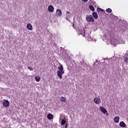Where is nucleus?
Returning a JSON list of instances; mask_svg holds the SVG:
<instances>
[{"mask_svg":"<svg viewBox=\"0 0 128 128\" xmlns=\"http://www.w3.org/2000/svg\"><path fill=\"white\" fill-rule=\"evenodd\" d=\"M86 20H87L88 22H94V19L92 16L86 15Z\"/></svg>","mask_w":128,"mask_h":128,"instance_id":"obj_1","label":"nucleus"},{"mask_svg":"<svg viewBox=\"0 0 128 128\" xmlns=\"http://www.w3.org/2000/svg\"><path fill=\"white\" fill-rule=\"evenodd\" d=\"M2 106L5 108H8L10 106V102L6 100H4L2 102Z\"/></svg>","mask_w":128,"mask_h":128,"instance_id":"obj_2","label":"nucleus"},{"mask_svg":"<svg viewBox=\"0 0 128 128\" xmlns=\"http://www.w3.org/2000/svg\"><path fill=\"white\" fill-rule=\"evenodd\" d=\"M64 74V71H57V75L60 78V80H62V74Z\"/></svg>","mask_w":128,"mask_h":128,"instance_id":"obj_3","label":"nucleus"},{"mask_svg":"<svg viewBox=\"0 0 128 128\" xmlns=\"http://www.w3.org/2000/svg\"><path fill=\"white\" fill-rule=\"evenodd\" d=\"M100 98H94V102H95L96 104H100Z\"/></svg>","mask_w":128,"mask_h":128,"instance_id":"obj_4","label":"nucleus"},{"mask_svg":"<svg viewBox=\"0 0 128 128\" xmlns=\"http://www.w3.org/2000/svg\"><path fill=\"white\" fill-rule=\"evenodd\" d=\"M54 10V6H52V5H50L48 6V12H52Z\"/></svg>","mask_w":128,"mask_h":128,"instance_id":"obj_5","label":"nucleus"},{"mask_svg":"<svg viewBox=\"0 0 128 128\" xmlns=\"http://www.w3.org/2000/svg\"><path fill=\"white\" fill-rule=\"evenodd\" d=\"M84 36H86V40H87L88 42H92V38L90 36V34L86 35V34H84Z\"/></svg>","mask_w":128,"mask_h":128,"instance_id":"obj_6","label":"nucleus"},{"mask_svg":"<svg viewBox=\"0 0 128 128\" xmlns=\"http://www.w3.org/2000/svg\"><path fill=\"white\" fill-rule=\"evenodd\" d=\"M80 34H82L83 36H85V38H86V36H84V34L86 36H88V34H88V31H84V30H82V32L80 33Z\"/></svg>","mask_w":128,"mask_h":128,"instance_id":"obj_7","label":"nucleus"},{"mask_svg":"<svg viewBox=\"0 0 128 128\" xmlns=\"http://www.w3.org/2000/svg\"><path fill=\"white\" fill-rule=\"evenodd\" d=\"M26 28L29 30H32V24L30 23L28 24Z\"/></svg>","mask_w":128,"mask_h":128,"instance_id":"obj_8","label":"nucleus"},{"mask_svg":"<svg viewBox=\"0 0 128 128\" xmlns=\"http://www.w3.org/2000/svg\"><path fill=\"white\" fill-rule=\"evenodd\" d=\"M100 112H103V114H106V112H108L104 108V107L101 106L100 108Z\"/></svg>","mask_w":128,"mask_h":128,"instance_id":"obj_9","label":"nucleus"},{"mask_svg":"<svg viewBox=\"0 0 128 128\" xmlns=\"http://www.w3.org/2000/svg\"><path fill=\"white\" fill-rule=\"evenodd\" d=\"M92 16H93V18H94L95 20H98V13H96V12H92Z\"/></svg>","mask_w":128,"mask_h":128,"instance_id":"obj_10","label":"nucleus"},{"mask_svg":"<svg viewBox=\"0 0 128 128\" xmlns=\"http://www.w3.org/2000/svg\"><path fill=\"white\" fill-rule=\"evenodd\" d=\"M120 128H126V123L123 121L120 122Z\"/></svg>","mask_w":128,"mask_h":128,"instance_id":"obj_11","label":"nucleus"},{"mask_svg":"<svg viewBox=\"0 0 128 128\" xmlns=\"http://www.w3.org/2000/svg\"><path fill=\"white\" fill-rule=\"evenodd\" d=\"M54 118V115L52 114H48L47 115V118L48 120H52V118Z\"/></svg>","mask_w":128,"mask_h":128,"instance_id":"obj_12","label":"nucleus"},{"mask_svg":"<svg viewBox=\"0 0 128 128\" xmlns=\"http://www.w3.org/2000/svg\"><path fill=\"white\" fill-rule=\"evenodd\" d=\"M56 14H58V16H62V10H60V9H57L56 10Z\"/></svg>","mask_w":128,"mask_h":128,"instance_id":"obj_13","label":"nucleus"},{"mask_svg":"<svg viewBox=\"0 0 128 128\" xmlns=\"http://www.w3.org/2000/svg\"><path fill=\"white\" fill-rule=\"evenodd\" d=\"M114 122L116 123L118 122H120V116H116V117L114 118Z\"/></svg>","mask_w":128,"mask_h":128,"instance_id":"obj_14","label":"nucleus"},{"mask_svg":"<svg viewBox=\"0 0 128 128\" xmlns=\"http://www.w3.org/2000/svg\"><path fill=\"white\" fill-rule=\"evenodd\" d=\"M60 102H66V98H64V96L60 97Z\"/></svg>","mask_w":128,"mask_h":128,"instance_id":"obj_15","label":"nucleus"},{"mask_svg":"<svg viewBox=\"0 0 128 128\" xmlns=\"http://www.w3.org/2000/svg\"><path fill=\"white\" fill-rule=\"evenodd\" d=\"M58 70H60V72H64V67H62V65H60L58 67Z\"/></svg>","mask_w":128,"mask_h":128,"instance_id":"obj_16","label":"nucleus"},{"mask_svg":"<svg viewBox=\"0 0 128 128\" xmlns=\"http://www.w3.org/2000/svg\"><path fill=\"white\" fill-rule=\"evenodd\" d=\"M104 12V10L100 8H97V12L98 14H100V12Z\"/></svg>","mask_w":128,"mask_h":128,"instance_id":"obj_17","label":"nucleus"},{"mask_svg":"<svg viewBox=\"0 0 128 128\" xmlns=\"http://www.w3.org/2000/svg\"><path fill=\"white\" fill-rule=\"evenodd\" d=\"M35 80H36V82H40V76H36Z\"/></svg>","mask_w":128,"mask_h":128,"instance_id":"obj_18","label":"nucleus"},{"mask_svg":"<svg viewBox=\"0 0 128 128\" xmlns=\"http://www.w3.org/2000/svg\"><path fill=\"white\" fill-rule=\"evenodd\" d=\"M89 8H90V10H92V12H94V6H92V5H90L89 6Z\"/></svg>","mask_w":128,"mask_h":128,"instance_id":"obj_19","label":"nucleus"},{"mask_svg":"<svg viewBox=\"0 0 128 128\" xmlns=\"http://www.w3.org/2000/svg\"><path fill=\"white\" fill-rule=\"evenodd\" d=\"M66 121L64 119H62L61 122V125L64 126V124H66Z\"/></svg>","mask_w":128,"mask_h":128,"instance_id":"obj_20","label":"nucleus"},{"mask_svg":"<svg viewBox=\"0 0 128 128\" xmlns=\"http://www.w3.org/2000/svg\"><path fill=\"white\" fill-rule=\"evenodd\" d=\"M106 12H112V10L110 9V8H108L106 9Z\"/></svg>","mask_w":128,"mask_h":128,"instance_id":"obj_21","label":"nucleus"},{"mask_svg":"<svg viewBox=\"0 0 128 128\" xmlns=\"http://www.w3.org/2000/svg\"><path fill=\"white\" fill-rule=\"evenodd\" d=\"M28 68L30 70H34V68H32V67L28 66Z\"/></svg>","mask_w":128,"mask_h":128,"instance_id":"obj_22","label":"nucleus"},{"mask_svg":"<svg viewBox=\"0 0 128 128\" xmlns=\"http://www.w3.org/2000/svg\"><path fill=\"white\" fill-rule=\"evenodd\" d=\"M124 62H128V58H124Z\"/></svg>","mask_w":128,"mask_h":128,"instance_id":"obj_23","label":"nucleus"},{"mask_svg":"<svg viewBox=\"0 0 128 128\" xmlns=\"http://www.w3.org/2000/svg\"><path fill=\"white\" fill-rule=\"evenodd\" d=\"M88 0H83L84 2H88Z\"/></svg>","mask_w":128,"mask_h":128,"instance_id":"obj_24","label":"nucleus"},{"mask_svg":"<svg viewBox=\"0 0 128 128\" xmlns=\"http://www.w3.org/2000/svg\"><path fill=\"white\" fill-rule=\"evenodd\" d=\"M68 128V123L66 124L64 128Z\"/></svg>","mask_w":128,"mask_h":128,"instance_id":"obj_25","label":"nucleus"},{"mask_svg":"<svg viewBox=\"0 0 128 128\" xmlns=\"http://www.w3.org/2000/svg\"><path fill=\"white\" fill-rule=\"evenodd\" d=\"M66 12L68 14H70V12L68 11H66Z\"/></svg>","mask_w":128,"mask_h":128,"instance_id":"obj_26","label":"nucleus"},{"mask_svg":"<svg viewBox=\"0 0 128 128\" xmlns=\"http://www.w3.org/2000/svg\"><path fill=\"white\" fill-rule=\"evenodd\" d=\"M107 114H108V113H107Z\"/></svg>","mask_w":128,"mask_h":128,"instance_id":"obj_27","label":"nucleus"}]
</instances>
